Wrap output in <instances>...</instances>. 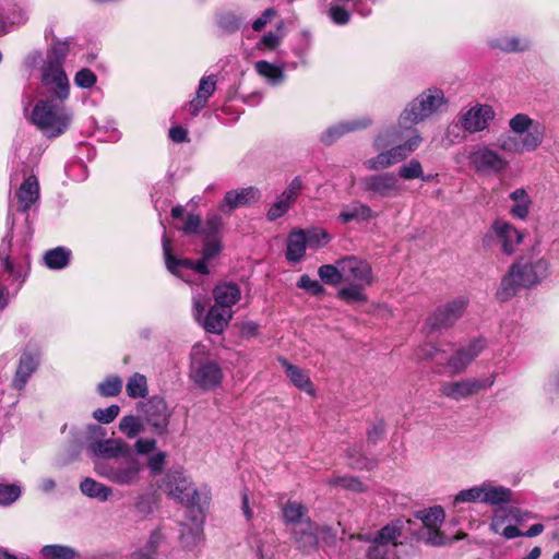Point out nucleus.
Wrapping results in <instances>:
<instances>
[{
    "instance_id": "obj_1",
    "label": "nucleus",
    "mask_w": 559,
    "mask_h": 559,
    "mask_svg": "<svg viewBox=\"0 0 559 559\" xmlns=\"http://www.w3.org/2000/svg\"><path fill=\"white\" fill-rule=\"evenodd\" d=\"M160 488L167 496L193 513L191 525L188 527L183 524L180 537L186 547L198 546L203 538V511L211 498L210 490L206 487L197 488L186 472L180 468L169 471Z\"/></svg>"
},
{
    "instance_id": "obj_2",
    "label": "nucleus",
    "mask_w": 559,
    "mask_h": 559,
    "mask_svg": "<svg viewBox=\"0 0 559 559\" xmlns=\"http://www.w3.org/2000/svg\"><path fill=\"white\" fill-rule=\"evenodd\" d=\"M448 106L449 99L443 90L437 86L424 90L407 103L400 114L396 129L392 134L394 136L392 142L402 139L407 131H411V135H413V131L418 132L414 126L439 116L447 110Z\"/></svg>"
},
{
    "instance_id": "obj_3",
    "label": "nucleus",
    "mask_w": 559,
    "mask_h": 559,
    "mask_svg": "<svg viewBox=\"0 0 559 559\" xmlns=\"http://www.w3.org/2000/svg\"><path fill=\"white\" fill-rule=\"evenodd\" d=\"M510 134L498 139V147L510 154H523L536 151L546 138V127L527 114L519 112L508 121Z\"/></svg>"
},
{
    "instance_id": "obj_4",
    "label": "nucleus",
    "mask_w": 559,
    "mask_h": 559,
    "mask_svg": "<svg viewBox=\"0 0 559 559\" xmlns=\"http://www.w3.org/2000/svg\"><path fill=\"white\" fill-rule=\"evenodd\" d=\"M341 274L344 286L337 292L338 298L347 304L366 301L365 289L374 281L370 263L356 255H346L341 258Z\"/></svg>"
},
{
    "instance_id": "obj_5",
    "label": "nucleus",
    "mask_w": 559,
    "mask_h": 559,
    "mask_svg": "<svg viewBox=\"0 0 559 559\" xmlns=\"http://www.w3.org/2000/svg\"><path fill=\"white\" fill-rule=\"evenodd\" d=\"M28 119L45 136L57 138L70 128L73 114L66 102L38 97Z\"/></svg>"
},
{
    "instance_id": "obj_6",
    "label": "nucleus",
    "mask_w": 559,
    "mask_h": 559,
    "mask_svg": "<svg viewBox=\"0 0 559 559\" xmlns=\"http://www.w3.org/2000/svg\"><path fill=\"white\" fill-rule=\"evenodd\" d=\"M163 251L167 270L175 276L181 278L188 284H192V276L204 277L209 274L207 261L221 251V245L217 240H209L203 248V258L199 261L190 259H179L171 253L170 241L166 235L163 236Z\"/></svg>"
},
{
    "instance_id": "obj_7",
    "label": "nucleus",
    "mask_w": 559,
    "mask_h": 559,
    "mask_svg": "<svg viewBox=\"0 0 559 559\" xmlns=\"http://www.w3.org/2000/svg\"><path fill=\"white\" fill-rule=\"evenodd\" d=\"M223 370L216 357L204 344L197 343L190 353L189 379L204 391L216 389L223 380Z\"/></svg>"
},
{
    "instance_id": "obj_8",
    "label": "nucleus",
    "mask_w": 559,
    "mask_h": 559,
    "mask_svg": "<svg viewBox=\"0 0 559 559\" xmlns=\"http://www.w3.org/2000/svg\"><path fill=\"white\" fill-rule=\"evenodd\" d=\"M144 464L130 450L114 461L97 462L95 472L112 484L119 486H134L140 480Z\"/></svg>"
},
{
    "instance_id": "obj_9",
    "label": "nucleus",
    "mask_w": 559,
    "mask_h": 559,
    "mask_svg": "<svg viewBox=\"0 0 559 559\" xmlns=\"http://www.w3.org/2000/svg\"><path fill=\"white\" fill-rule=\"evenodd\" d=\"M467 158L469 167L481 176L503 174L510 165L501 153L485 144L474 146Z\"/></svg>"
},
{
    "instance_id": "obj_10",
    "label": "nucleus",
    "mask_w": 559,
    "mask_h": 559,
    "mask_svg": "<svg viewBox=\"0 0 559 559\" xmlns=\"http://www.w3.org/2000/svg\"><path fill=\"white\" fill-rule=\"evenodd\" d=\"M71 85L64 68L40 67V92L38 97L67 102Z\"/></svg>"
},
{
    "instance_id": "obj_11",
    "label": "nucleus",
    "mask_w": 559,
    "mask_h": 559,
    "mask_svg": "<svg viewBox=\"0 0 559 559\" xmlns=\"http://www.w3.org/2000/svg\"><path fill=\"white\" fill-rule=\"evenodd\" d=\"M514 274L523 288H531L543 283L550 275V261L544 257L518 259L512 265Z\"/></svg>"
},
{
    "instance_id": "obj_12",
    "label": "nucleus",
    "mask_w": 559,
    "mask_h": 559,
    "mask_svg": "<svg viewBox=\"0 0 559 559\" xmlns=\"http://www.w3.org/2000/svg\"><path fill=\"white\" fill-rule=\"evenodd\" d=\"M105 436L106 431L100 426H88L86 448L92 455L114 461L127 453L129 447L126 442L118 439H105Z\"/></svg>"
},
{
    "instance_id": "obj_13",
    "label": "nucleus",
    "mask_w": 559,
    "mask_h": 559,
    "mask_svg": "<svg viewBox=\"0 0 559 559\" xmlns=\"http://www.w3.org/2000/svg\"><path fill=\"white\" fill-rule=\"evenodd\" d=\"M359 187L370 200L394 198L400 195L403 189L396 174L391 171L365 176L359 180Z\"/></svg>"
},
{
    "instance_id": "obj_14",
    "label": "nucleus",
    "mask_w": 559,
    "mask_h": 559,
    "mask_svg": "<svg viewBox=\"0 0 559 559\" xmlns=\"http://www.w3.org/2000/svg\"><path fill=\"white\" fill-rule=\"evenodd\" d=\"M421 142V136L418 132L413 131V135L409 139L401 144L391 147L388 151L380 152L377 156L368 158L364 162V166L368 170H382L386 169L402 160H404L408 155H411L414 151H416Z\"/></svg>"
},
{
    "instance_id": "obj_15",
    "label": "nucleus",
    "mask_w": 559,
    "mask_h": 559,
    "mask_svg": "<svg viewBox=\"0 0 559 559\" xmlns=\"http://www.w3.org/2000/svg\"><path fill=\"white\" fill-rule=\"evenodd\" d=\"M495 380L496 376L490 374L485 379L467 378L459 381H442L439 385V393L444 397L460 401L492 386Z\"/></svg>"
},
{
    "instance_id": "obj_16",
    "label": "nucleus",
    "mask_w": 559,
    "mask_h": 559,
    "mask_svg": "<svg viewBox=\"0 0 559 559\" xmlns=\"http://www.w3.org/2000/svg\"><path fill=\"white\" fill-rule=\"evenodd\" d=\"M496 118L495 109L487 104H475L461 110L459 124L471 134L487 130Z\"/></svg>"
},
{
    "instance_id": "obj_17",
    "label": "nucleus",
    "mask_w": 559,
    "mask_h": 559,
    "mask_svg": "<svg viewBox=\"0 0 559 559\" xmlns=\"http://www.w3.org/2000/svg\"><path fill=\"white\" fill-rule=\"evenodd\" d=\"M41 357L40 347L29 342L25 345L17 362L15 374L12 379V386L15 390H23L31 377L36 372L39 367Z\"/></svg>"
},
{
    "instance_id": "obj_18",
    "label": "nucleus",
    "mask_w": 559,
    "mask_h": 559,
    "mask_svg": "<svg viewBox=\"0 0 559 559\" xmlns=\"http://www.w3.org/2000/svg\"><path fill=\"white\" fill-rule=\"evenodd\" d=\"M468 299L457 297L439 308L429 317L428 324L433 330L451 328L465 312Z\"/></svg>"
},
{
    "instance_id": "obj_19",
    "label": "nucleus",
    "mask_w": 559,
    "mask_h": 559,
    "mask_svg": "<svg viewBox=\"0 0 559 559\" xmlns=\"http://www.w3.org/2000/svg\"><path fill=\"white\" fill-rule=\"evenodd\" d=\"M487 237H495L501 246V251L506 254H512L523 241L524 234L510 222L496 219Z\"/></svg>"
},
{
    "instance_id": "obj_20",
    "label": "nucleus",
    "mask_w": 559,
    "mask_h": 559,
    "mask_svg": "<svg viewBox=\"0 0 559 559\" xmlns=\"http://www.w3.org/2000/svg\"><path fill=\"white\" fill-rule=\"evenodd\" d=\"M292 533L298 547L305 551L316 548L321 543H328L332 537L330 528L319 526L311 521H308L305 525L299 527L296 526Z\"/></svg>"
},
{
    "instance_id": "obj_21",
    "label": "nucleus",
    "mask_w": 559,
    "mask_h": 559,
    "mask_svg": "<svg viewBox=\"0 0 559 559\" xmlns=\"http://www.w3.org/2000/svg\"><path fill=\"white\" fill-rule=\"evenodd\" d=\"M371 123L372 120L368 116H359L340 121L323 131L320 140L324 145H332L345 134L367 129Z\"/></svg>"
},
{
    "instance_id": "obj_22",
    "label": "nucleus",
    "mask_w": 559,
    "mask_h": 559,
    "mask_svg": "<svg viewBox=\"0 0 559 559\" xmlns=\"http://www.w3.org/2000/svg\"><path fill=\"white\" fill-rule=\"evenodd\" d=\"M40 198V188L35 175L25 176L23 182L15 191L16 207L22 213L28 212L35 206Z\"/></svg>"
},
{
    "instance_id": "obj_23",
    "label": "nucleus",
    "mask_w": 559,
    "mask_h": 559,
    "mask_svg": "<svg viewBox=\"0 0 559 559\" xmlns=\"http://www.w3.org/2000/svg\"><path fill=\"white\" fill-rule=\"evenodd\" d=\"M146 421L157 431L164 432L169 424L170 411L166 401L159 396H153L144 405Z\"/></svg>"
},
{
    "instance_id": "obj_24",
    "label": "nucleus",
    "mask_w": 559,
    "mask_h": 559,
    "mask_svg": "<svg viewBox=\"0 0 559 559\" xmlns=\"http://www.w3.org/2000/svg\"><path fill=\"white\" fill-rule=\"evenodd\" d=\"M260 198L261 193L255 187L230 190L226 192L222 203L219 204V211L229 214L240 206L258 202Z\"/></svg>"
},
{
    "instance_id": "obj_25",
    "label": "nucleus",
    "mask_w": 559,
    "mask_h": 559,
    "mask_svg": "<svg viewBox=\"0 0 559 559\" xmlns=\"http://www.w3.org/2000/svg\"><path fill=\"white\" fill-rule=\"evenodd\" d=\"M489 530L506 539H513L522 535V532L513 524L508 507L493 509Z\"/></svg>"
},
{
    "instance_id": "obj_26",
    "label": "nucleus",
    "mask_w": 559,
    "mask_h": 559,
    "mask_svg": "<svg viewBox=\"0 0 559 559\" xmlns=\"http://www.w3.org/2000/svg\"><path fill=\"white\" fill-rule=\"evenodd\" d=\"M217 86V75H203L195 91V96L188 104V110L191 115L198 116L199 112L207 106L209 99L214 95Z\"/></svg>"
},
{
    "instance_id": "obj_27",
    "label": "nucleus",
    "mask_w": 559,
    "mask_h": 559,
    "mask_svg": "<svg viewBox=\"0 0 559 559\" xmlns=\"http://www.w3.org/2000/svg\"><path fill=\"white\" fill-rule=\"evenodd\" d=\"M233 310L229 308H222L214 304L207 313L202 317L201 322H199L205 331L219 334L224 331V329L228 325L229 321L233 318Z\"/></svg>"
},
{
    "instance_id": "obj_28",
    "label": "nucleus",
    "mask_w": 559,
    "mask_h": 559,
    "mask_svg": "<svg viewBox=\"0 0 559 559\" xmlns=\"http://www.w3.org/2000/svg\"><path fill=\"white\" fill-rule=\"evenodd\" d=\"M484 485V504L491 508H504L513 500V491L492 480L483 481Z\"/></svg>"
},
{
    "instance_id": "obj_29",
    "label": "nucleus",
    "mask_w": 559,
    "mask_h": 559,
    "mask_svg": "<svg viewBox=\"0 0 559 559\" xmlns=\"http://www.w3.org/2000/svg\"><path fill=\"white\" fill-rule=\"evenodd\" d=\"M511 205L510 215L519 221H526L530 216L533 200L525 188H516L509 194Z\"/></svg>"
},
{
    "instance_id": "obj_30",
    "label": "nucleus",
    "mask_w": 559,
    "mask_h": 559,
    "mask_svg": "<svg viewBox=\"0 0 559 559\" xmlns=\"http://www.w3.org/2000/svg\"><path fill=\"white\" fill-rule=\"evenodd\" d=\"M12 226L10 227V231L3 237L2 242L0 245V273L8 272L10 278L12 281H16L20 285L25 281L27 276V272L21 267H15L10 260L9 253L11 250V241H12Z\"/></svg>"
},
{
    "instance_id": "obj_31",
    "label": "nucleus",
    "mask_w": 559,
    "mask_h": 559,
    "mask_svg": "<svg viewBox=\"0 0 559 559\" xmlns=\"http://www.w3.org/2000/svg\"><path fill=\"white\" fill-rule=\"evenodd\" d=\"M488 44L490 48L507 53L524 52L530 50L532 46L527 37L519 35H500L491 38Z\"/></svg>"
},
{
    "instance_id": "obj_32",
    "label": "nucleus",
    "mask_w": 559,
    "mask_h": 559,
    "mask_svg": "<svg viewBox=\"0 0 559 559\" xmlns=\"http://www.w3.org/2000/svg\"><path fill=\"white\" fill-rule=\"evenodd\" d=\"M254 70L259 76L272 86H278L286 80L285 68L266 60L257 61Z\"/></svg>"
},
{
    "instance_id": "obj_33",
    "label": "nucleus",
    "mask_w": 559,
    "mask_h": 559,
    "mask_svg": "<svg viewBox=\"0 0 559 559\" xmlns=\"http://www.w3.org/2000/svg\"><path fill=\"white\" fill-rule=\"evenodd\" d=\"M213 297L215 305L231 309L240 300L241 292L236 284L221 283L213 289Z\"/></svg>"
},
{
    "instance_id": "obj_34",
    "label": "nucleus",
    "mask_w": 559,
    "mask_h": 559,
    "mask_svg": "<svg viewBox=\"0 0 559 559\" xmlns=\"http://www.w3.org/2000/svg\"><path fill=\"white\" fill-rule=\"evenodd\" d=\"M276 538L273 532H262L253 535L250 546L259 559H273Z\"/></svg>"
},
{
    "instance_id": "obj_35",
    "label": "nucleus",
    "mask_w": 559,
    "mask_h": 559,
    "mask_svg": "<svg viewBox=\"0 0 559 559\" xmlns=\"http://www.w3.org/2000/svg\"><path fill=\"white\" fill-rule=\"evenodd\" d=\"M198 277V281L192 278L191 285H197V288L192 293V311L195 321L201 322L202 317L209 306V285H204V277Z\"/></svg>"
},
{
    "instance_id": "obj_36",
    "label": "nucleus",
    "mask_w": 559,
    "mask_h": 559,
    "mask_svg": "<svg viewBox=\"0 0 559 559\" xmlns=\"http://www.w3.org/2000/svg\"><path fill=\"white\" fill-rule=\"evenodd\" d=\"M283 368L285 369L286 376L290 379L295 386L299 390L305 391L309 395L314 394L313 384L310 381L309 376L306 371L300 369L299 367L289 364L286 359H280Z\"/></svg>"
},
{
    "instance_id": "obj_37",
    "label": "nucleus",
    "mask_w": 559,
    "mask_h": 559,
    "mask_svg": "<svg viewBox=\"0 0 559 559\" xmlns=\"http://www.w3.org/2000/svg\"><path fill=\"white\" fill-rule=\"evenodd\" d=\"M283 519L286 525L293 531L296 526L305 525L310 519L307 516V509L297 501H288L283 507Z\"/></svg>"
},
{
    "instance_id": "obj_38",
    "label": "nucleus",
    "mask_w": 559,
    "mask_h": 559,
    "mask_svg": "<svg viewBox=\"0 0 559 559\" xmlns=\"http://www.w3.org/2000/svg\"><path fill=\"white\" fill-rule=\"evenodd\" d=\"M69 40H55L47 49L46 57L41 66L63 68L66 58L69 55Z\"/></svg>"
},
{
    "instance_id": "obj_39",
    "label": "nucleus",
    "mask_w": 559,
    "mask_h": 559,
    "mask_svg": "<svg viewBox=\"0 0 559 559\" xmlns=\"http://www.w3.org/2000/svg\"><path fill=\"white\" fill-rule=\"evenodd\" d=\"M307 245V238L305 237V230L292 231L287 240L286 258L290 262H299L305 254Z\"/></svg>"
},
{
    "instance_id": "obj_40",
    "label": "nucleus",
    "mask_w": 559,
    "mask_h": 559,
    "mask_svg": "<svg viewBox=\"0 0 559 559\" xmlns=\"http://www.w3.org/2000/svg\"><path fill=\"white\" fill-rule=\"evenodd\" d=\"M409 520L397 519L385 526H383L373 537V539L386 544L397 546V538L402 535V532Z\"/></svg>"
},
{
    "instance_id": "obj_41",
    "label": "nucleus",
    "mask_w": 559,
    "mask_h": 559,
    "mask_svg": "<svg viewBox=\"0 0 559 559\" xmlns=\"http://www.w3.org/2000/svg\"><path fill=\"white\" fill-rule=\"evenodd\" d=\"M80 490L84 496L91 499H97L102 502L107 501L112 495L111 487H108L91 477H86L81 481Z\"/></svg>"
},
{
    "instance_id": "obj_42",
    "label": "nucleus",
    "mask_w": 559,
    "mask_h": 559,
    "mask_svg": "<svg viewBox=\"0 0 559 559\" xmlns=\"http://www.w3.org/2000/svg\"><path fill=\"white\" fill-rule=\"evenodd\" d=\"M372 217H374V213L371 207L360 202L345 205L338 215V219L344 224L355 219L368 221Z\"/></svg>"
},
{
    "instance_id": "obj_43",
    "label": "nucleus",
    "mask_w": 559,
    "mask_h": 559,
    "mask_svg": "<svg viewBox=\"0 0 559 559\" xmlns=\"http://www.w3.org/2000/svg\"><path fill=\"white\" fill-rule=\"evenodd\" d=\"M357 540H367L369 543L366 548L367 559H399L394 545H386L373 538L365 539L362 536L357 538Z\"/></svg>"
},
{
    "instance_id": "obj_44",
    "label": "nucleus",
    "mask_w": 559,
    "mask_h": 559,
    "mask_svg": "<svg viewBox=\"0 0 559 559\" xmlns=\"http://www.w3.org/2000/svg\"><path fill=\"white\" fill-rule=\"evenodd\" d=\"M71 259V250L64 247H56L46 251L44 263L50 270H62L68 266Z\"/></svg>"
},
{
    "instance_id": "obj_45",
    "label": "nucleus",
    "mask_w": 559,
    "mask_h": 559,
    "mask_svg": "<svg viewBox=\"0 0 559 559\" xmlns=\"http://www.w3.org/2000/svg\"><path fill=\"white\" fill-rule=\"evenodd\" d=\"M39 554L43 559H76L79 557L74 548L60 544L45 545Z\"/></svg>"
},
{
    "instance_id": "obj_46",
    "label": "nucleus",
    "mask_w": 559,
    "mask_h": 559,
    "mask_svg": "<svg viewBox=\"0 0 559 559\" xmlns=\"http://www.w3.org/2000/svg\"><path fill=\"white\" fill-rule=\"evenodd\" d=\"M520 287H522V285L518 281L513 270L510 267L508 274L501 280L500 286L496 294L497 298L500 301H508L516 295Z\"/></svg>"
},
{
    "instance_id": "obj_47",
    "label": "nucleus",
    "mask_w": 559,
    "mask_h": 559,
    "mask_svg": "<svg viewBox=\"0 0 559 559\" xmlns=\"http://www.w3.org/2000/svg\"><path fill=\"white\" fill-rule=\"evenodd\" d=\"M126 391L129 397H145L148 393L147 379L144 374L134 372L127 381Z\"/></svg>"
},
{
    "instance_id": "obj_48",
    "label": "nucleus",
    "mask_w": 559,
    "mask_h": 559,
    "mask_svg": "<svg viewBox=\"0 0 559 559\" xmlns=\"http://www.w3.org/2000/svg\"><path fill=\"white\" fill-rule=\"evenodd\" d=\"M460 503H484V485L483 483L460 490L453 498V506Z\"/></svg>"
},
{
    "instance_id": "obj_49",
    "label": "nucleus",
    "mask_w": 559,
    "mask_h": 559,
    "mask_svg": "<svg viewBox=\"0 0 559 559\" xmlns=\"http://www.w3.org/2000/svg\"><path fill=\"white\" fill-rule=\"evenodd\" d=\"M426 531L423 533V539L432 546H444L447 544H451L453 542L467 538L468 535L466 533H459L451 538H448L439 528H425Z\"/></svg>"
},
{
    "instance_id": "obj_50",
    "label": "nucleus",
    "mask_w": 559,
    "mask_h": 559,
    "mask_svg": "<svg viewBox=\"0 0 559 559\" xmlns=\"http://www.w3.org/2000/svg\"><path fill=\"white\" fill-rule=\"evenodd\" d=\"M318 275L320 280L328 285L337 286L342 284L341 259L334 264L321 265L318 269Z\"/></svg>"
},
{
    "instance_id": "obj_51",
    "label": "nucleus",
    "mask_w": 559,
    "mask_h": 559,
    "mask_svg": "<svg viewBox=\"0 0 559 559\" xmlns=\"http://www.w3.org/2000/svg\"><path fill=\"white\" fill-rule=\"evenodd\" d=\"M122 385L123 381L121 377L110 374L97 384V392L105 397L117 396L121 392Z\"/></svg>"
},
{
    "instance_id": "obj_52",
    "label": "nucleus",
    "mask_w": 559,
    "mask_h": 559,
    "mask_svg": "<svg viewBox=\"0 0 559 559\" xmlns=\"http://www.w3.org/2000/svg\"><path fill=\"white\" fill-rule=\"evenodd\" d=\"M425 526V528H439L444 521L445 514L441 507L436 506L424 510L418 516Z\"/></svg>"
},
{
    "instance_id": "obj_53",
    "label": "nucleus",
    "mask_w": 559,
    "mask_h": 559,
    "mask_svg": "<svg viewBox=\"0 0 559 559\" xmlns=\"http://www.w3.org/2000/svg\"><path fill=\"white\" fill-rule=\"evenodd\" d=\"M143 429L142 421L139 417L129 415L121 418L119 423V430L124 433L129 439L138 436Z\"/></svg>"
},
{
    "instance_id": "obj_54",
    "label": "nucleus",
    "mask_w": 559,
    "mask_h": 559,
    "mask_svg": "<svg viewBox=\"0 0 559 559\" xmlns=\"http://www.w3.org/2000/svg\"><path fill=\"white\" fill-rule=\"evenodd\" d=\"M21 495L22 489L19 485L0 483V506H11Z\"/></svg>"
},
{
    "instance_id": "obj_55",
    "label": "nucleus",
    "mask_w": 559,
    "mask_h": 559,
    "mask_svg": "<svg viewBox=\"0 0 559 559\" xmlns=\"http://www.w3.org/2000/svg\"><path fill=\"white\" fill-rule=\"evenodd\" d=\"M400 179L413 180L423 177V166L417 159H411L399 168L396 175Z\"/></svg>"
},
{
    "instance_id": "obj_56",
    "label": "nucleus",
    "mask_w": 559,
    "mask_h": 559,
    "mask_svg": "<svg viewBox=\"0 0 559 559\" xmlns=\"http://www.w3.org/2000/svg\"><path fill=\"white\" fill-rule=\"evenodd\" d=\"M307 238V245L309 248L318 249L324 247L331 240L330 235L320 228H313L305 231Z\"/></svg>"
},
{
    "instance_id": "obj_57",
    "label": "nucleus",
    "mask_w": 559,
    "mask_h": 559,
    "mask_svg": "<svg viewBox=\"0 0 559 559\" xmlns=\"http://www.w3.org/2000/svg\"><path fill=\"white\" fill-rule=\"evenodd\" d=\"M471 365L465 357L464 352L459 348L456 353L448 359L447 367L452 376L460 374Z\"/></svg>"
},
{
    "instance_id": "obj_58",
    "label": "nucleus",
    "mask_w": 559,
    "mask_h": 559,
    "mask_svg": "<svg viewBox=\"0 0 559 559\" xmlns=\"http://www.w3.org/2000/svg\"><path fill=\"white\" fill-rule=\"evenodd\" d=\"M283 35L280 32H269L257 43L255 48L260 51H272L282 43Z\"/></svg>"
},
{
    "instance_id": "obj_59",
    "label": "nucleus",
    "mask_w": 559,
    "mask_h": 559,
    "mask_svg": "<svg viewBox=\"0 0 559 559\" xmlns=\"http://www.w3.org/2000/svg\"><path fill=\"white\" fill-rule=\"evenodd\" d=\"M26 20V13L20 8L14 9L11 15H4L0 11V35L4 34L8 31L9 25L21 24L24 23Z\"/></svg>"
},
{
    "instance_id": "obj_60",
    "label": "nucleus",
    "mask_w": 559,
    "mask_h": 559,
    "mask_svg": "<svg viewBox=\"0 0 559 559\" xmlns=\"http://www.w3.org/2000/svg\"><path fill=\"white\" fill-rule=\"evenodd\" d=\"M338 3L335 0L330 2L329 16L335 24L345 25L350 20V13Z\"/></svg>"
},
{
    "instance_id": "obj_61",
    "label": "nucleus",
    "mask_w": 559,
    "mask_h": 559,
    "mask_svg": "<svg viewBox=\"0 0 559 559\" xmlns=\"http://www.w3.org/2000/svg\"><path fill=\"white\" fill-rule=\"evenodd\" d=\"M97 82L96 74L87 68L79 70L74 75V83L80 88H91Z\"/></svg>"
},
{
    "instance_id": "obj_62",
    "label": "nucleus",
    "mask_w": 559,
    "mask_h": 559,
    "mask_svg": "<svg viewBox=\"0 0 559 559\" xmlns=\"http://www.w3.org/2000/svg\"><path fill=\"white\" fill-rule=\"evenodd\" d=\"M329 484L331 486L348 489L352 491H361L364 489L362 484L355 477L337 476L331 478Z\"/></svg>"
},
{
    "instance_id": "obj_63",
    "label": "nucleus",
    "mask_w": 559,
    "mask_h": 559,
    "mask_svg": "<svg viewBox=\"0 0 559 559\" xmlns=\"http://www.w3.org/2000/svg\"><path fill=\"white\" fill-rule=\"evenodd\" d=\"M120 407L118 405H110L106 408H97L93 412V417L103 424H110L119 415Z\"/></svg>"
},
{
    "instance_id": "obj_64",
    "label": "nucleus",
    "mask_w": 559,
    "mask_h": 559,
    "mask_svg": "<svg viewBox=\"0 0 559 559\" xmlns=\"http://www.w3.org/2000/svg\"><path fill=\"white\" fill-rule=\"evenodd\" d=\"M297 286L301 289L309 292L314 296H319L324 293V287L320 284V282L311 278L307 274L300 276Z\"/></svg>"
}]
</instances>
